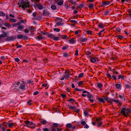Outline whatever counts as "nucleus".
<instances>
[{
  "mask_svg": "<svg viewBox=\"0 0 131 131\" xmlns=\"http://www.w3.org/2000/svg\"><path fill=\"white\" fill-rule=\"evenodd\" d=\"M121 112L122 113L123 115L127 117L129 116V114L131 113V109L128 108H124L122 109Z\"/></svg>",
  "mask_w": 131,
  "mask_h": 131,
  "instance_id": "nucleus-1",
  "label": "nucleus"
},
{
  "mask_svg": "<svg viewBox=\"0 0 131 131\" xmlns=\"http://www.w3.org/2000/svg\"><path fill=\"white\" fill-rule=\"evenodd\" d=\"M21 1L22 2L21 3V4L22 5L21 7L23 8L24 10L25 9V8L29 7L30 5L29 2H26L23 0H21Z\"/></svg>",
  "mask_w": 131,
  "mask_h": 131,
  "instance_id": "nucleus-2",
  "label": "nucleus"
},
{
  "mask_svg": "<svg viewBox=\"0 0 131 131\" xmlns=\"http://www.w3.org/2000/svg\"><path fill=\"white\" fill-rule=\"evenodd\" d=\"M16 38V36H8L7 38H5V40L6 41H9L12 40H14Z\"/></svg>",
  "mask_w": 131,
  "mask_h": 131,
  "instance_id": "nucleus-3",
  "label": "nucleus"
},
{
  "mask_svg": "<svg viewBox=\"0 0 131 131\" xmlns=\"http://www.w3.org/2000/svg\"><path fill=\"white\" fill-rule=\"evenodd\" d=\"M28 38L27 36L21 34L18 35L17 36V38L19 39H21L23 38L24 40H27L28 39Z\"/></svg>",
  "mask_w": 131,
  "mask_h": 131,
  "instance_id": "nucleus-4",
  "label": "nucleus"
},
{
  "mask_svg": "<svg viewBox=\"0 0 131 131\" xmlns=\"http://www.w3.org/2000/svg\"><path fill=\"white\" fill-rule=\"evenodd\" d=\"M90 61L93 63H95L96 61H99L100 60L97 57H92L90 59Z\"/></svg>",
  "mask_w": 131,
  "mask_h": 131,
  "instance_id": "nucleus-5",
  "label": "nucleus"
},
{
  "mask_svg": "<svg viewBox=\"0 0 131 131\" xmlns=\"http://www.w3.org/2000/svg\"><path fill=\"white\" fill-rule=\"evenodd\" d=\"M22 82H23L20 85V86L19 88L23 90H25L26 89V84L24 83L23 81H22Z\"/></svg>",
  "mask_w": 131,
  "mask_h": 131,
  "instance_id": "nucleus-6",
  "label": "nucleus"
},
{
  "mask_svg": "<svg viewBox=\"0 0 131 131\" xmlns=\"http://www.w3.org/2000/svg\"><path fill=\"white\" fill-rule=\"evenodd\" d=\"M112 1H108V2H106V1H103L102 2V5H101V7H103L104 6H105L106 5H109L110 4V2H112Z\"/></svg>",
  "mask_w": 131,
  "mask_h": 131,
  "instance_id": "nucleus-7",
  "label": "nucleus"
},
{
  "mask_svg": "<svg viewBox=\"0 0 131 131\" xmlns=\"http://www.w3.org/2000/svg\"><path fill=\"white\" fill-rule=\"evenodd\" d=\"M43 14L44 16H48L50 15V14L49 12L47 11V10H43Z\"/></svg>",
  "mask_w": 131,
  "mask_h": 131,
  "instance_id": "nucleus-8",
  "label": "nucleus"
},
{
  "mask_svg": "<svg viewBox=\"0 0 131 131\" xmlns=\"http://www.w3.org/2000/svg\"><path fill=\"white\" fill-rule=\"evenodd\" d=\"M69 42L71 44H74L75 43L76 41L73 38H72L69 40Z\"/></svg>",
  "mask_w": 131,
  "mask_h": 131,
  "instance_id": "nucleus-9",
  "label": "nucleus"
},
{
  "mask_svg": "<svg viewBox=\"0 0 131 131\" xmlns=\"http://www.w3.org/2000/svg\"><path fill=\"white\" fill-rule=\"evenodd\" d=\"M97 100L98 101L102 103H104L105 102V101L104 99L100 97Z\"/></svg>",
  "mask_w": 131,
  "mask_h": 131,
  "instance_id": "nucleus-10",
  "label": "nucleus"
},
{
  "mask_svg": "<svg viewBox=\"0 0 131 131\" xmlns=\"http://www.w3.org/2000/svg\"><path fill=\"white\" fill-rule=\"evenodd\" d=\"M38 9L39 10H41L43 9V6L41 4H38L36 5Z\"/></svg>",
  "mask_w": 131,
  "mask_h": 131,
  "instance_id": "nucleus-11",
  "label": "nucleus"
},
{
  "mask_svg": "<svg viewBox=\"0 0 131 131\" xmlns=\"http://www.w3.org/2000/svg\"><path fill=\"white\" fill-rule=\"evenodd\" d=\"M115 37H117L118 39H119L121 40H122L124 38V37L121 35H117Z\"/></svg>",
  "mask_w": 131,
  "mask_h": 131,
  "instance_id": "nucleus-12",
  "label": "nucleus"
},
{
  "mask_svg": "<svg viewBox=\"0 0 131 131\" xmlns=\"http://www.w3.org/2000/svg\"><path fill=\"white\" fill-rule=\"evenodd\" d=\"M67 101L69 102H73L74 103V102H75L76 101L73 99L70 98L68 100H67Z\"/></svg>",
  "mask_w": 131,
  "mask_h": 131,
  "instance_id": "nucleus-13",
  "label": "nucleus"
},
{
  "mask_svg": "<svg viewBox=\"0 0 131 131\" xmlns=\"http://www.w3.org/2000/svg\"><path fill=\"white\" fill-rule=\"evenodd\" d=\"M69 108H71L72 110L75 111L76 109V107L75 106H71L69 105H68L67 106Z\"/></svg>",
  "mask_w": 131,
  "mask_h": 131,
  "instance_id": "nucleus-14",
  "label": "nucleus"
},
{
  "mask_svg": "<svg viewBox=\"0 0 131 131\" xmlns=\"http://www.w3.org/2000/svg\"><path fill=\"white\" fill-rule=\"evenodd\" d=\"M115 86L118 89H121L122 85L119 84H116Z\"/></svg>",
  "mask_w": 131,
  "mask_h": 131,
  "instance_id": "nucleus-15",
  "label": "nucleus"
},
{
  "mask_svg": "<svg viewBox=\"0 0 131 131\" xmlns=\"http://www.w3.org/2000/svg\"><path fill=\"white\" fill-rule=\"evenodd\" d=\"M2 127V125L0 124V128H1V129L0 128V131H6V128L5 127Z\"/></svg>",
  "mask_w": 131,
  "mask_h": 131,
  "instance_id": "nucleus-16",
  "label": "nucleus"
},
{
  "mask_svg": "<svg viewBox=\"0 0 131 131\" xmlns=\"http://www.w3.org/2000/svg\"><path fill=\"white\" fill-rule=\"evenodd\" d=\"M36 38V39L41 40L43 39V37L40 35H38L37 36Z\"/></svg>",
  "mask_w": 131,
  "mask_h": 131,
  "instance_id": "nucleus-17",
  "label": "nucleus"
},
{
  "mask_svg": "<svg viewBox=\"0 0 131 131\" xmlns=\"http://www.w3.org/2000/svg\"><path fill=\"white\" fill-rule=\"evenodd\" d=\"M98 26L100 28H103L104 27V25L103 23H101L99 24Z\"/></svg>",
  "mask_w": 131,
  "mask_h": 131,
  "instance_id": "nucleus-18",
  "label": "nucleus"
},
{
  "mask_svg": "<svg viewBox=\"0 0 131 131\" xmlns=\"http://www.w3.org/2000/svg\"><path fill=\"white\" fill-rule=\"evenodd\" d=\"M6 34H5L4 35L1 34L0 35V42H3L2 40L1 39L2 38H4L5 37H6Z\"/></svg>",
  "mask_w": 131,
  "mask_h": 131,
  "instance_id": "nucleus-19",
  "label": "nucleus"
},
{
  "mask_svg": "<svg viewBox=\"0 0 131 131\" xmlns=\"http://www.w3.org/2000/svg\"><path fill=\"white\" fill-rule=\"evenodd\" d=\"M118 79H123L124 77V76L122 75H118L117 76Z\"/></svg>",
  "mask_w": 131,
  "mask_h": 131,
  "instance_id": "nucleus-20",
  "label": "nucleus"
},
{
  "mask_svg": "<svg viewBox=\"0 0 131 131\" xmlns=\"http://www.w3.org/2000/svg\"><path fill=\"white\" fill-rule=\"evenodd\" d=\"M87 97L89 99L93 97V96H92V95L89 92L87 94Z\"/></svg>",
  "mask_w": 131,
  "mask_h": 131,
  "instance_id": "nucleus-21",
  "label": "nucleus"
},
{
  "mask_svg": "<svg viewBox=\"0 0 131 131\" xmlns=\"http://www.w3.org/2000/svg\"><path fill=\"white\" fill-rule=\"evenodd\" d=\"M40 123L42 124L45 125L47 123V122L46 120L43 119L41 121Z\"/></svg>",
  "mask_w": 131,
  "mask_h": 131,
  "instance_id": "nucleus-22",
  "label": "nucleus"
},
{
  "mask_svg": "<svg viewBox=\"0 0 131 131\" xmlns=\"http://www.w3.org/2000/svg\"><path fill=\"white\" fill-rule=\"evenodd\" d=\"M93 4L92 3H90L88 5V7L90 9H92L94 7Z\"/></svg>",
  "mask_w": 131,
  "mask_h": 131,
  "instance_id": "nucleus-23",
  "label": "nucleus"
},
{
  "mask_svg": "<svg viewBox=\"0 0 131 131\" xmlns=\"http://www.w3.org/2000/svg\"><path fill=\"white\" fill-rule=\"evenodd\" d=\"M98 124H96L97 126L98 127H100L103 124V123L102 121H101Z\"/></svg>",
  "mask_w": 131,
  "mask_h": 131,
  "instance_id": "nucleus-24",
  "label": "nucleus"
},
{
  "mask_svg": "<svg viewBox=\"0 0 131 131\" xmlns=\"http://www.w3.org/2000/svg\"><path fill=\"white\" fill-rule=\"evenodd\" d=\"M65 46H63L62 48V49L63 50H67L69 46L67 45H66Z\"/></svg>",
  "mask_w": 131,
  "mask_h": 131,
  "instance_id": "nucleus-25",
  "label": "nucleus"
},
{
  "mask_svg": "<svg viewBox=\"0 0 131 131\" xmlns=\"http://www.w3.org/2000/svg\"><path fill=\"white\" fill-rule=\"evenodd\" d=\"M63 0H61L60 1H59L57 3L58 5L61 6L63 4Z\"/></svg>",
  "mask_w": 131,
  "mask_h": 131,
  "instance_id": "nucleus-26",
  "label": "nucleus"
},
{
  "mask_svg": "<svg viewBox=\"0 0 131 131\" xmlns=\"http://www.w3.org/2000/svg\"><path fill=\"white\" fill-rule=\"evenodd\" d=\"M118 96L121 100H123L124 101H125L126 100L124 96L123 97L122 95H120L119 94Z\"/></svg>",
  "mask_w": 131,
  "mask_h": 131,
  "instance_id": "nucleus-27",
  "label": "nucleus"
},
{
  "mask_svg": "<svg viewBox=\"0 0 131 131\" xmlns=\"http://www.w3.org/2000/svg\"><path fill=\"white\" fill-rule=\"evenodd\" d=\"M8 125V127L10 128H12L13 126H14V124L13 123H6Z\"/></svg>",
  "mask_w": 131,
  "mask_h": 131,
  "instance_id": "nucleus-28",
  "label": "nucleus"
},
{
  "mask_svg": "<svg viewBox=\"0 0 131 131\" xmlns=\"http://www.w3.org/2000/svg\"><path fill=\"white\" fill-rule=\"evenodd\" d=\"M107 77L109 78V80H110L112 79V77L110 74L108 73H107L106 74Z\"/></svg>",
  "mask_w": 131,
  "mask_h": 131,
  "instance_id": "nucleus-29",
  "label": "nucleus"
},
{
  "mask_svg": "<svg viewBox=\"0 0 131 131\" xmlns=\"http://www.w3.org/2000/svg\"><path fill=\"white\" fill-rule=\"evenodd\" d=\"M27 82L29 84H33L34 81L33 80L30 81L29 80H27Z\"/></svg>",
  "mask_w": 131,
  "mask_h": 131,
  "instance_id": "nucleus-30",
  "label": "nucleus"
},
{
  "mask_svg": "<svg viewBox=\"0 0 131 131\" xmlns=\"http://www.w3.org/2000/svg\"><path fill=\"white\" fill-rule=\"evenodd\" d=\"M53 39L54 41H58V40H59L60 39L59 37H55V36L53 37Z\"/></svg>",
  "mask_w": 131,
  "mask_h": 131,
  "instance_id": "nucleus-31",
  "label": "nucleus"
},
{
  "mask_svg": "<svg viewBox=\"0 0 131 131\" xmlns=\"http://www.w3.org/2000/svg\"><path fill=\"white\" fill-rule=\"evenodd\" d=\"M4 25L5 26L8 28H9L10 27V25L9 23H5Z\"/></svg>",
  "mask_w": 131,
  "mask_h": 131,
  "instance_id": "nucleus-32",
  "label": "nucleus"
},
{
  "mask_svg": "<svg viewBox=\"0 0 131 131\" xmlns=\"http://www.w3.org/2000/svg\"><path fill=\"white\" fill-rule=\"evenodd\" d=\"M81 40L82 42H86L87 40V38L86 37H84V38H82L81 39Z\"/></svg>",
  "mask_w": 131,
  "mask_h": 131,
  "instance_id": "nucleus-33",
  "label": "nucleus"
},
{
  "mask_svg": "<svg viewBox=\"0 0 131 131\" xmlns=\"http://www.w3.org/2000/svg\"><path fill=\"white\" fill-rule=\"evenodd\" d=\"M69 2H70L72 4L74 5H76V2H73V0H70L69 1Z\"/></svg>",
  "mask_w": 131,
  "mask_h": 131,
  "instance_id": "nucleus-34",
  "label": "nucleus"
},
{
  "mask_svg": "<svg viewBox=\"0 0 131 131\" xmlns=\"http://www.w3.org/2000/svg\"><path fill=\"white\" fill-rule=\"evenodd\" d=\"M63 56L65 57H69L68 54L67 53H63Z\"/></svg>",
  "mask_w": 131,
  "mask_h": 131,
  "instance_id": "nucleus-35",
  "label": "nucleus"
},
{
  "mask_svg": "<svg viewBox=\"0 0 131 131\" xmlns=\"http://www.w3.org/2000/svg\"><path fill=\"white\" fill-rule=\"evenodd\" d=\"M66 126L67 128H71L72 127V125L70 123H68L67 124Z\"/></svg>",
  "mask_w": 131,
  "mask_h": 131,
  "instance_id": "nucleus-36",
  "label": "nucleus"
},
{
  "mask_svg": "<svg viewBox=\"0 0 131 131\" xmlns=\"http://www.w3.org/2000/svg\"><path fill=\"white\" fill-rule=\"evenodd\" d=\"M9 21L12 22H15L16 21V20L14 18H10L9 19Z\"/></svg>",
  "mask_w": 131,
  "mask_h": 131,
  "instance_id": "nucleus-37",
  "label": "nucleus"
},
{
  "mask_svg": "<svg viewBox=\"0 0 131 131\" xmlns=\"http://www.w3.org/2000/svg\"><path fill=\"white\" fill-rule=\"evenodd\" d=\"M48 36H49V37L52 38H53V37L55 36V35H53L51 33H50L48 35Z\"/></svg>",
  "mask_w": 131,
  "mask_h": 131,
  "instance_id": "nucleus-38",
  "label": "nucleus"
},
{
  "mask_svg": "<svg viewBox=\"0 0 131 131\" xmlns=\"http://www.w3.org/2000/svg\"><path fill=\"white\" fill-rule=\"evenodd\" d=\"M5 15V14L2 11H0V16H4Z\"/></svg>",
  "mask_w": 131,
  "mask_h": 131,
  "instance_id": "nucleus-39",
  "label": "nucleus"
},
{
  "mask_svg": "<svg viewBox=\"0 0 131 131\" xmlns=\"http://www.w3.org/2000/svg\"><path fill=\"white\" fill-rule=\"evenodd\" d=\"M32 100H28L27 102V103L28 104V105H31V104H32Z\"/></svg>",
  "mask_w": 131,
  "mask_h": 131,
  "instance_id": "nucleus-40",
  "label": "nucleus"
},
{
  "mask_svg": "<svg viewBox=\"0 0 131 131\" xmlns=\"http://www.w3.org/2000/svg\"><path fill=\"white\" fill-rule=\"evenodd\" d=\"M124 85L125 86L126 88L129 89L131 88V86L129 84H126Z\"/></svg>",
  "mask_w": 131,
  "mask_h": 131,
  "instance_id": "nucleus-41",
  "label": "nucleus"
},
{
  "mask_svg": "<svg viewBox=\"0 0 131 131\" xmlns=\"http://www.w3.org/2000/svg\"><path fill=\"white\" fill-rule=\"evenodd\" d=\"M82 31L80 29L78 30H77L76 31L74 32V33L75 34L77 35L78 34L79 32H81Z\"/></svg>",
  "mask_w": 131,
  "mask_h": 131,
  "instance_id": "nucleus-42",
  "label": "nucleus"
},
{
  "mask_svg": "<svg viewBox=\"0 0 131 131\" xmlns=\"http://www.w3.org/2000/svg\"><path fill=\"white\" fill-rule=\"evenodd\" d=\"M64 73L65 74L67 73L70 76L71 74V72L69 71L68 70H65Z\"/></svg>",
  "mask_w": 131,
  "mask_h": 131,
  "instance_id": "nucleus-43",
  "label": "nucleus"
},
{
  "mask_svg": "<svg viewBox=\"0 0 131 131\" xmlns=\"http://www.w3.org/2000/svg\"><path fill=\"white\" fill-rule=\"evenodd\" d=\"M87 34L89 35H92V31L90 30H87L86 31Z\"/></svg>",
  "mask_w": 131,
  "mask_h": 131,
  "instance_id": "nucleus-44",
  "label": "nucleus"
},
{
  "mask_svg": "<svg viewBox=\"0 0 131 131\" xmlns=\"http://www.w3.org/2000/svg\"><path fill=\"white\" fill-rule=\"evenodd\" d=\"M51 8L53 10H55L56 9V6L54 5H52L51 6Z\"/></svg>",
  "mask_w": 131,
  "mask_h": 131,
  "instance_id": "nucleus-45",
  "label": "nucleus"
},
{
  "mask_svg": "<svg viewBox=\"0 0 131 131\" xmlns=\"http://www.w3.org/2000/svg\"><path fill=\"white\" fill-rule=\"evenodd\" d=\"M97 87L99 88H102L103 86V85L101 83H98L97 84Z\"/></svg>",
  "mask_w": 131,
  "mask_h": 131,
  "instance_id": "nucleus-46",
  "label": "nucleus"
},
{
  "mask_svg": "<svg viewBox=\"0 0 131 131\" xmlns=\"http://www.w3.org/2000/svg\"><path fill=\"white\" fill-rule=\"evenodd\" d=\"M96 122L97 123H99V121H101L102 120V119L101 117H99L98 118H97L96 119Z\"/></svg>",
  "mask_w": 131,
  "mask_h": 131,
  "instance_id": "nucleus-47",
  "label": "nucleus"
},
{
  "mask_svg": "<svg viewBox=\"0 0 131 131\" xmlns=\"http://www.w3.org/2000/svg\"><path fill=\"white\" fill-rule=\"evenodd\" d=\"M53 29L54 31L57 32H59L60 31V29H59L57 28H54Z\"/></svg>",
  "mask_w": 131,
  "mask_h": 131,
  "instance_id": "nucleus-48",
  "label": "nucleus"
},
{
  "mask_svg": "<svg viewBox=\"0 0 131 131\" xmlns=\"http://www.w3.org/2000/svg\"><path fill=\"white\" fill-rule=\"evenodd\" d=\"M105 29H103L102 30V31H100V32H99V33H98V35H99V36L100 37L101 36H100L102 34H101V33L103 32L104 30H105Z\"/></svg>",
  "mask_w": 131,
  "mask_h": 131,
  "instance_id": "nucleus-49",
  "label": "nucleus"
},
{
  "mask_svg": "<svg viewBox=\"0 0 131 131\" xmlns=\"http://www.w3.org/2000/svg\"><path fill=\"white\" fill-rule=\"evenodd\" d=\"M61 96L64 99L66 98V94H65L64 93L61 94Z\"/></svg>",
  "mask_w": 131,
  "mask_h": 131,
  "instance_id": "nucleus-50",
  "label": "nucleus"
},
{
  "mask_svg": "<svg viewBox=\"0 0 131 131\" xmlns=\"http://www.w3.org/2000/svg\"><path fill=\"white\" fill-rule=\"evenodd\" d=\"M65 75H64V77L65 78H66V79H67L70 76L68 74H65Z\"/></svg>",
  "mask_w": 131,
  "mask_h": 131,
  "instance_id": "nucleus-51",
  "label": "nucleus"
},
{
  "mask_svg": "<svg viewBox=\"0 0 131 131\" xmlns=\"http://www.w3.org/2000/svg\"><path fill=\"white\" fill-rule=\"evenodd\" d=\"M83 82V81H79L78 82V85L79 86H80L82 84Z\"/></svg>",
  "mask_w": 131,
  "mask_h": 131,
  "instance_id": "nucleus-52",
  "label": "nucleus"
},
{
  "mask_svg": "<svg viewBox=\"0 0 131 131\" xmlns=\"http://www.w3.org/2000/svg\"><path fill=\"white\" fill-rule=\"evenodd\" d=\"M31 31V30H34V27L32 26H29L28 28Z\"/></svg>",
  "mask_w": 131,
  "mask_h": 131,
  "instance_id": "nucleus-53",
  "label": "nucleus"
},
{
  "mask_svg": "<svg viewBox=\"0 0 131 131\" xmlns=\"http://www.w3.org/2000/svg\"><path fill=\"white\" fill-rule=\"evenodd\" d=\"M83 75V73H80L78 75V78H81Z\"/></svg>",
  "mask_w": 131,
  "mask_h": 131,
  "instance_id": "nucleus-54",
  "label": "nucleus"
},
{
  "mask_svg": "<svg viewBox=\"0 0 131 131\" xmlns=\"http://www.w3.org/2000/svg\"><path fill=\"white\" fill-rule=\"evenodd\" d=\"M24 27H22L21 25H20L18 27L17 29L19 30H21Z\"/></svg>",
  "mask_w": 131,
  "mask_h": 131,
  "instance_id": "nucleus-55",
  "label": "nucleus"
},
{
  "mask_svg": "<svg viewBox=\"0 0 131 131\" xmlns=\"http://www.w3.org/2000/svg\"><path fill=\"white\" fill-rule=\"evenodd\" d=\"M41 18V17L40 16H36L34 19L37 20H38Z\"/></svg>",
  "mask_w": 131,
  "mask_h": 131,
  "instance_id": "nucleus-56",
  "label": "nucleus"
},
{
  "mask_svg": "<svg viewBox=\"0 0 131 131\" xmlns=\"http://www.w3.org/2000/svg\"><path fill=\"white\" fill-rule=\"evenodd\" d=\"M84 6V5L83 4H81L79 6H78L77 7H78L79 8H81L83 7Z\"/></svg>",
  "mask_w": 131,
  "mask_h": 131,
  "instance_id": "nucleus-57",
  "label": "nucleus"
},
{
  "mask_svg": "<svg viewBox=\"0 0 131 131\" xmlns=\"http://www.w3.org/2000/svg\"><path fill=\"white\" fill-rule=\"evenodd\" d=\"M15 61L16 62H18L20 60V59L18 57L15 58L14 59Z\"/></svg>",
  "mask_w": 131,
  "mask_h": 131,
  "instance_id": "nucleus-58",
  "label": "nucleus"
},
{
  "mask_svg": "<svg viewBox=\"0 0 131 131\" xmlns=\"http://www.w3.org/2000/svg\"><path fill=\"white\" fill-rule=\"evenodd\" d=\"M53 126L55 127H58L59 126L58 124L57 123H54L53 124Z\"/></svg>",
  "mask_w": 131,
  "mask_h": 131,
  "instance_id": "nucleus-59",
  "label": "nucleus"
},
{
  "mask_svg": "<svg viewBox=\"0 0 131 131\" xmlns=\"http://www.w3.org/2000/svg\"><path fill=\"white\" fill-rule=\"evenodd\" d=\"M113 101V99H112L111 98H109L108 101H107V102L108 103H110L111 101Z\"/></svg>",
  "mask_w": 131,
  "mask_h": 131,
  "instance_id": "nucleus-60",
  "label": "nucleus"
},
{
  "mask_svg": "<svg viewBox=\"0 0 131 131\" xmlns=\"http://www.w3.org/2000/svg\"><path fill=\"white\" fill-rule=\"evenodd\" d=\"M27 125H29L30 123V122L28 121H26L24 122Z\"/></svg>",
  "mask_w": 131,
  "mask_h": 131,
  "instance_id": "nucleus-61",
  "label": "nucleus"
},
{
  "mask_svg": "<svg viewBox=\"0 0 131 131\" xmlns=\"http://www.w3.org/2000/svg\"><path fill=\"white\" fill-rule=\"evenodd\" d=\"M19 89H17L16 88H15L13 89V91L14 92H16L18 91H19Z\"/></svg>",
  "mask_w": 131,
  "mask_h": 131,
  "instance_id": "nucleus-62",
  "label": "nucleus"
},
{
  "mask_svg": "<svg viewBox=\"0 0 131 131\" xmlns=\"http://www.w3.org/2000/svg\"><path fill=\"white\" fill-rule=\"evenodd\" d=\"M113 79V80H116L117 79L116 77V75H113L112 76V78Z\"/></svg>",
  "mask_w": 131,
  "mask_h": 131,
  "instance_id": "nucleus-63",
  "label": "nucleus"
},
{
  "mask_svg": "<svg viewBox=\"0 0 131 131\" xmlns=\"http://www.w3.org/2000/svg\"><path fill=\"white\" fill-rule=\"evenodd\" d=\"M70 22L72 23H77V22L76 20H70Z\"/></svg>",
  "mask_w": 131,
  "mask_h": 131,
  "instance_id": "nucleus-64",
  "label": "nucleus"
}]
</instances>
